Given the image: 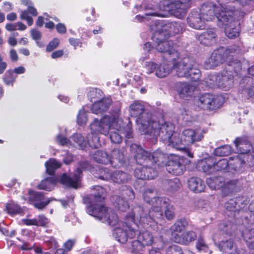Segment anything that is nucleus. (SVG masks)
Masks as SVG:
<instances>
[{
  "label": "nucleus",
  "mask_w": 254,
  "mask_h": 254,
  "mask_svg": "<svg viewBox=\"0 0 254 254\" xmlns=\"http://www.w3.org/2000/svg\"><path fill=\"white\" fill-rule=\"evenodd\" d=\"M130 151L134 155L137 166L134 170V176L141 180L153 179L157 176V172L152 167L157 164L158 167L163 166L165 162L164 155L154 152L153 154L144 150L136 144L130 145Z\"/></svg>",
  "instance_id": "obj_1"
},
{
  "label": "nucleus",
  "mask_w": 254,
  "mask_h": 254,
  "mask_svg": "<svg viewBox=\"0 0 254 254\" xmlns=\"http://www.w3.org/2000/svg\"><path fill=\"white\" fill-rule=\"evenodd\" d=\"M90 129L95 132L106 135L109 134L112 142L120 143L122 140V134L127 138L132 137V129L130 123L124 127L122 119L115 115H106L100 121L95 119L90 124Z\"/></svg>",
  "instance_id": "obj_2"
},
{
  "label": "nucleus",
  "mask_w": 254,
  "mask_h": 254,
  "mask_svg": "<svg viewBox=\"0 0 254 254\" xmlns=\"http://www.w3.org/2000/svg\"><path fill=\"white\" fill-rule=\"evenodd\" d=\"M105 190L101 186H96L92 190L91 196L85 197L84 201L89 204L87 207V213L103 222L111 226H117L119 222L117 214L110 208H106L101 202L104 199Z\"/></svg>",
  "instance_id": "obj_3"
},
{
  "label": "nucleus",
  "mask_w": 254,
  "mask_h": 254,
  "mask_svg": "<svg viewBox=\"0 0 254 254\" xmlns=\"http://www.w3.org/2000/svg\"><path fill=\"white\" fill-rule=\"evenodd\" d=\"M139 131L142 134H148L152 138H156L160 136L163 141H166L174 132V126L166 122L162 116H152V120L148 118L138 120Z\"/></svg>",
  "instance_id": "obj_4"
},
{
  "label": "nucleus",
  "mask_w": 254,
  "mask_h": 254,
  "mask_svg": "<svg viewBox=\"0 0 254 254\" xmlns=\"http://www.w3.org/2000/svg\"><path fill=\"white\" fill-rule=\"evenodd\" d=\"M224 10L217 15V25L224 28L225 35L229 38H234L239 36L240 23L245 13L241 10L232 11L227 6L224 7Z\"/></svg>",
  "instance_id": "obj_5"
},
{
  "label": "nucleus",
  "mask_w": 254,
  "mask_h": 254,
  "mask_svg": "<svg viewBox=\"0 0 254 254\" xmlns=\"http://www.w3.org/2000/svg\"><path fill=\"white\" fill-rule=\"evenodd\" d=\"M169 203V200L166 197H156L152 206L149 211L140 206H134L133 208V216L139 218V222L145 225L151 226L155 222V219H159L162 216V208H166Z\"/></svg>",
  "instance_id": "obj_6"
},
{
  "label": "nucleus",
  "mask_w": 254,
  "mask_h": 254,
  "mask_svg": "<svg viewBox=\"0 0 254 254\" xmlns=\"http://www.w3.org/2000/svg\"><path fill=\"white\" fill-rule=\"evenodd\" d=\"M140 225H144L139 222V218L133 216V210L126 216L125 222L119 223L114 230L113 235L121 243H126L128 238L131 239L135 236L136 228Z\"/></svg>",
  "instance_id": "obj_7"
},
{
  "label": "nucleus",
  "mask_w": 254,
  "mask_h": 254,
  "mask_svg": "<svg viewBox=\"0 0 254 254\" xmlns=\"http://www.w3.org/2000/svg\"><path fill=\"white\" fill-rule=\"evenodd\" d=\"M169 63L173 64L176 74L179 77H190L192 80H196L199 78L200 71L197 67L194 60L190 57H185L181 60L178 58L174 61L170 60Z\"/></svg>",
  "instance_id": "obj_8"
},
{
  "label": "nucleus",
  "mask_w": 254,
  "mask_h": 254,
  "mask_svg": "<svg viewBox=\"0 0 254 254\" xmlns=\"http://www.w3.org/2000/svg\"><path fill=\"white\" fill-rule=\"evenodd\" d=\"M190 0H174L166 5L164 4L161 11L158 12L153 9L150 12H146L145 15L166 17L170 14L177 18H182L185 16L187 9L190 6Z\"/></svg>",
  "instance_id": "obj_9"
},
{
  "label": "nucleus",
  "mask_w": 254,
  "mask_h": 254,
  "mask_svg": "<svg viewBox=\"0 0 254 254\" xmlns=\"http://www.w3.org/2000/svg\"><path fill=\"white\" fill-rule=\"evenodd\" d=\"M154 31L152 39L154 42L155 48L160 53L164 54V58L168 62L170 60L174 61L178 58V52L175 49L172 41L166 39L165 34L163 32H158L151 27Z\"/></svg>",
  "instance_id": "obj_10"
},
{
  "label": "nucleus",
  "mask_w": 254,
  "mask_h": 254,
  "mask_svg": "<svg viewBox=\"0 0 254 254\" xmlns=\"http://www.w3.org/2000/svg\"><path fill=\"white\" fill-rule=\"evenodd\" d=\"M239 52V47L234 45L230 48L220 47L213 51L210 57L205 62V67L211 69L225 62L227 63L230 54L233 56V54Z\"/></svg>",
  "instance_id": "obj_11"
},
{
  "label": "nucleus",
  "mask_w": 254,
  "mask_h": 254,
  "mask_svg": "<svg viewBox=\"0 0 254 254\" xmlns=\"http://www.w3.org/2000/svg\"><path fill=\"white\" fill-rule=\"evenodd\" d=\"M206 82L211 87L217 86L224 90H228L233 86V75L231 71H223L220 74L209 75Z\"/></svg>",
  "instance_id": "obj_12"
},
{
  "label": "nucleus",
  "mask_w": 254,
  "mask_h": 254,
  "mask_svg": "<svg viewBox=\"0 0 254 254\" xmlns=\"http://www.w3.org/2000/svg\"><path fill=\"white\" fill-rule=\"evenodd\" d=\"M222 103L221 97L210 93L201 95L196 101V104L199 108L210 110L219 108Z\"/></svg>",
  "instance_id": "obj_13"
},
{
  "label": "nucleus",
  "mask_w": 254,
  "mask_h": 254,
  "mask_svg": "<svg viewBox=\"0 0 254 254\" xmlns=\"http://www.w3.org/2000/svg\"><path fill=\"white\" fill-rule=\"evenodd\" d=\"M190 161L185 156L174 155L167 162L166 165L167 171L175 175H180L184 173L185 165L190 163Z\"/></svg>",
  "instance_id": "obj_14"
},
{
  "label": "nucleus",
  "mask_w": 254,
  "mask_h": 254,
  "mask_svg": "<svg viewBox=\"0 0 254 254\" xmlns=\"http://www.w3.org/2000/svg\"><path fill=\"white\" fill-rule=\"evenodd\" d=\"M22 198L28 203L33 204L36 208L41 210L44 209L51 201L54 200L52 198H45L43 193L31 190L28 191L27 198L24 196Z\"/></svg>",
  "instance_id": "obj_15"
},
{
  "label": "nucleus",
  "mask_w": 254,
  "mask_h": 254,
  "mask_svg": "<svg viewBox=\"0 0 254 254\" xmlns=\"http://www.w3.org/2000/svg\"><path fill=\"white\" fill-rule=\"evenodd\" d=\"M57 141L61 145L69 147L73 146L78 147L83 149L87 145V142L84 140L80 134H74L71 137V140L67 139L64 136L59 134L57 136Z\"/></svg>",
  "instance_id": "obj_16"
},
{
  "label": "nucleus",
  "mask_w": 254,
  "mask_h": 254,
  "mask_svg": "<svg viewBox=\"0 0 254 254\" xmlns=\"http://www.w3.org/2000/svg\"><path fill=\"white\" fill-rule=\"evenodd\" d=\"M164 142L177 150L183 151L186 153V155L190 158L193 157V154L191 152L189 148L182 146L184 145L182 135H180L178 133L174 132L172 135L169 136V138L167 139L166 141H164Z\"/></svg>",
  "instance_id": "obj_17"
},
{
  "label": "nucleus",
  "mask_w": 254,
  "mask_h": 254,
  "mask_svg": "<svg viewBox=\"0 0 254 254\" xmlns=\"http://www.w3.org/2000/svg\"><path fill=\"white\" fill-rule=\"evenodd\" d=\"M184 145H190L200 141L203 137V132L200 129H186L182 133Z\"/></svg>",
  "instance_id": "obj_18"
},
{
  "label": "nucleus",
  "mask_w": 254,
  "mask_h": 254,
  "mask_svg": "<svg viewBox=\"0 0 254 254\" xmlns=\"http://www.w3.org/2000/svg\"><path fill=\"white\" fill-rule=\"evenodd\" d=\"M222 10L224 9L219 4L217 6L211 4H205L201 6L199 14H201L205 23V21L212 20L215 18V16L217 17V14L221 12Z\"/></svg>",
  "instance_id": "obj_19"
},
{
  "label": "nucleus",
  "mask_w": 254,
  "mask_h": 254,
  "mask_svg": "<svg viewBox=\"0 0 254 254\" xmlns=\"http://www.w3.org/2000/svg\"><path fill=\"white\" fill-rule=\"evenodd\" d=\"M129 113L131 116L137 118L136 122L137 125V128L139 130V124L138 120L141 119H144L148 118L150 120H152V116H155L154 115H149L144 112V105L140 102H134L129 107Z\"/></svg>",
  "instance_id": "obj_20"
},
{
  "label": "nucleus",
  "mask_w": 254,
  "mask_h": 254,
  "mask_svg": "<svg viewBox=\"0 0 254 254\" xmlns=\"http://www.w3.org/2000/svg\"><path fill=\"white\" fill-rule=\"evenodd\" d=\"M157 30L158 32H163L165 34L169 35H174L181 33L183 30V25L180 22H170L162 25L158 24L156 25Z\"/></svg>",
  "instance_id": "obj_21"
},
{
  "label": "nucleus",
  "mask_w": 254,
  "mask_h": 254,
  "mask_svg": "<svg viewBox=\"0 0 254 254\" xmlns=\"http://www.w3.org/2000/svg\"><path fill=\"white\" fill-rule=\"evenodd\" d=\"M175 88L180 97L183 99L191 97L195 89V86L187 82H177Z\"/></svg>",
  "instance_id": "obj_22"
},
{
  "label": "nucleus",
  "mask_w": 254,
  "mask_h": 254,
  "mask_svg": "<svg viewBox=\"0 0 254 254\" xmlns=\"http://www.w3.org/2000/svg\"><path fill=\"white\" fill-rule=\"evenodd\" d=\"M189 25L195 29L201 30L204 28L205 23L198 11L191 12L188 18Z\"/></svg>",
  "instance_id": "obj_23"
},
{
  "label": "nucleus",
  "mask_w": 254,
  "mask_h": 254,
  "mask_svg": "<svg viewBox=\"0 0 254 254\" xmlns=\"http://www.w3.org/2000/svg\"><path fill=\"white\" fill-rule=\"evenodd\" d=\"M196 38L202 44L210 46L216 42L217 36L214 29H209L196 36Z\"/></svg>",
  "instance_id": "obj_24"
},
{
  "label": "nucleus",
  "mask_w": 254,
  "mask_h": 254,
  "mask_svg": "<svg viewBox=\"0 0 254 254\" xmlns=\"http://www.w3.org/2000/svg\"><path fill=\"white\" fill-rule=\"evenodd\" d=\"M81 172L82 170L80 168H77L73 178L69 177L65 174H64L61 177L60 182L65 186L76 188L81 178Z\"/></svg>",
  "instance_id": "obj_25"
},
{
  "label": "nucleus",
  "mask_w": 254,
  "mask_h": 254,
  "mask_svg": "<svg viewBox=\"0 0 254 254\" xmlns=\"http://www.w3.org/2000/svg\"><path fill=\"white\" fill-rule=\"evenodd\" d=\"M248 202L246 197L239 196L229 200L225 204L227 210L230 211H239L244 208Z\"/></svg>",
  "instance_id": "obj_26"
},
{
  "label": "nucleus",
  "mask_w": 254,
  "mask_h": 254,
  "mask_svg": "<svg viewBox=\"0 0 254 254\" xmlns=\"http://www.w3.org/2000/svg\"><path fill=\"white\" fill-rule=\"evenodd\" d=\"M241 185L237 180H225V185L222 190V193L224 196L228 195L233 192H237L240 190Z\"/></svg>",
  "instance_id": "obj_27"
},
{
  "label": "nucleus",
  "mask_w": 254,
  "mask_h": 254,
  "mask_svg": "<svg viewBox=\"0 0 254 254\" xmlns=\"http://www.w3.org/2000/svg\"><path fill=\"white\" fill-rule=\"evenodd\" d=\"M214 163L215 158L209 157L198 161L197 167L199 170L207 174H212L215 172Z\"/></svg>",
  "instance_id": "obj_28"
},
{
  "label": "nucleus",
  "mask_w": 254,
  "mask_h": 254,
  "mask_svg": "<svg viewBox=\"0 0 254 254\" xmlns=\"http://www.w3.org/2000/svg\"><path fill=\"white\" fill-rule=\"evenodd\" d=\"M111 104V100L109 98L103 99L98 101H95L91 107V111L95 114H101L108 110Z\"/></svg>",
  "instance_id": "obj_29"
},
{
  "label": "nucleus",
  "mask_w": 254,
  "mask_h": 254,
  "mask_svg": "<svg viewBox=\"0 0 254 254\" xmlns=\"http://www.w3.org/2000/svg\"><path fill=\"white\" fill-rule=\"evenodd\" d=\"M111 104V100L109 98L103 99L98 101H95L91 107V111L95 114H101L108 110Z\"/></svg>",
  "instance_id": "obj_30"
},
{
  "label": "nucleus",
  "mask_w": 254,
  "mask_h": 254,
  "mask_svg": "<svg viewBox=\"0 0 254 254\" xmlns=\"http://www.w3.org/2000/svg\"><path fill=\"white\" fill-rule=\"evenodd\" d=\"M111 104V100L109 98L103 99L98 101H95L91 107V111L95 114H101L108 110Z\"/></svg>",
  "instance_id": "obj_31"
},
{
  "label": "nucleus",
  "mask_w": 254,
  "mask_h": 254,
  "mask_svg": "<svg viewBox=\"0 0 254 254\" xmlns=\"http://www.w3.org/2000/svg\"><path fill=\"white\" fill-rule=\"evenodd\" d=\"M196 234L193 231H188L181 234H175L173 241L177 243L187 245L195 240Z\"/></svg>",
  "instance_id": "obj_32"
},
{
  "label": "nucleus",
  "mask_w": 254,
  "mask_h": 254,
  "mask_svg": "<svg viewBox=\"0 0 254 254\" xmlns=\"http://www.w3.org/2000/svg\"><path fill=\"white\" fill-rule=\"evenodd\" d=\"M234 143L238 152L241 154H247L251 150V144L245 137L237 138Z\"/></svg>",
  "instance_id": "obj_33"
},
{
  "label": "nucleus",
  "mask_w": 254,
  "mask_h": 254,
  "mask_svg": "<svg viewBox=\"0 0 254 254\" xmlns=\"http://www.w3.org/2000/svg\"><path fill=\"white\" fill-rule=\"evenodd\" d=\"M109 157L111 158V162L109 163L114 167L121 166L125 161L124 152L117 149L112 150Z\"/></svg>",
  "instance_id": "obj_34"
},
{
  "label": "nucleus",
  "mask_w": 254,
  "mask_h": 254,
  "mask_svg": "<svg viewBox=\"0 0 254 254\" xmlns=\"http://www.w3.org/2000/svg\"><path fill=\"white\" fill-rule=\"evenodd\" d=\"M218 248L224 254H236L238 252L237 247L234 245L231 239L226 241L222 240L218 245Z\"/></svg>",
  "instance_id": "obj_35"
},
{
  "label": "nucleus",
  "mask_w": 254,
  "mask_h": 254,
  "mask_svg": "<svg viewBox=\"0 0 254 254\" xmlns=\"http://www.w3.org/2000/svg\"><path fill=\"white\" fill-rule=\"evenodd\" d=\"M188 187L190 190L195 192H200L204 190V182L199 178L192 177L188 180Z\"/></svg>",
  "instance_id": "obj_36"
},
{
  "label": "nucleus",
  "mask_w": 254,
  "mask_h": 254,
  "mask_svg": "<svg viewBox=\"0 0 254 254\" xmlns=\"http://www.w3.org/2000/svg\"><path fill=\"white\" fill-rule=\"evenodd\" d=\"M173 68V64H170L167 61H164L159 65H158L155 75L159 78L166 77L171 73Z\"/></svg>",
  "instance_id": "obj_37"
},
{
  "label": "nucleus",
  "mask_w": 254,
  "mask_h": 254,
  "mask_svg": "<svg viewBox=\"0 0 254 254\" xmlns=\"http://www.w3.org/2000/svg\"><path fill=\"white\" fill-rule=\"evenodd\" d=\"M130 178V177L128 174L122 171H115L111 174V180L118 184L126 183Z\"/></svg>",
  "instance_id": "obj_38"
},
{
  "label": "nucleus",
  "mask_w": 254,
  "mask_h": 254,
  "mask_svg": "<svg viewBox=\"0 0 254 254\" xmlns=\"http://www.w3.org/2000/svg\"><path fill=\"white\" fill-rule=\"evenodd\" d=\"M206 183L210 188L213 190L222 189L225 185V179L222 177L207 178Z\"/></svg>",
  "instance_id": "obj_39"
},
{
  "label": "nucleus",
  "mask_w": 254,
  "mask_h": 254,
  "mask_svg": "<svg viewBox=\"0 0 254 254\" xmlns=\"http://www.w3.org/2000/svg\"><path fill=\"white\" fill-rule=\"evenodd\" d=\"M36 16L38 14V12L35 8L31 6H28L26 10H23L20 14V18L22 19L26 20L27 24L29 26L32 25L33 22L32 18L29 15Z\"/></svg>",
  "instance_id": "obj_40"
},
{
  "label": "nucleus",
  "mask_w": 254,
  "mask_h": 254,
  "mask_svg": "<svg viewBox=\"0 0 254 254\" xmlns=\"http://www.w3.org/2000/svg\"><path fill=\"white\" fill-rule=\"evenodd\" d=\"M188 225V221L185 219L177 220L172 226L171 230L172 231V239L175 234H181V232Z\"/></svg>",
  "instance_id": "obj_41"
},
{
  "label": "nucleus",
  "mask_w": 254,
  "mask_h": 254,
  "mask_svg": "<svg viewBox=\"0 0 254 254\" xmlns=\"http://www.w3.org/2000/svg\"><path fill=\"white\" fill-rule=\"evenodd\" d=\"M57 182V179L54 176L48 177L43 180L38 185V188L47 191L52 190Z\"/></svg>",
  "instance_id": "obj_42"
},
{
  "label": "nucleus",
  "mask_w": 254,
  "mask_h": 254,
  "mask_svg": "<svg viewBox=\"0 0 254 254\" xmlns=\"http://www.w3.org/2000/svg\"><path fill=\"white\" fill-rule=\"evenodd\" d=\"M93 157L96 162L99 163L108 164L111 162V158L108 153L101 150L95 151Z\"/></svg>",
  "instance_id": "obj_43"
},
{
  "label": "nucleus",
  "mask_w": 254,
  "mask_h": 254,
  "mask_svg": "<svg viewBox=\"0 0 254 254\" xmlns=\"http://www.w3.org/2000/svg\"><path fill=\"white\" fill-rule=\"evenodd\" d=\"M45 165L47 173L50 175H53L55 170L61 167L62 164L56 159L51 158L45 163Z\"/></svg>",
  "instance_id": "obj_44"
},
{
  "label": "nucleus",
  "mask_w": 254,
  "mask_h": 254,
  "mask_svg": "<svg viewBox=\"0 0 254 254\" xmlns=\"http://www.w3.org/2000/svg\"><path fill=\"white\" fill-rule=\"evenodd\" d=\"M137 239L144 246L151 245L153 242L152 235L147 231L139 232Z\"/></svg>",
  "instance_id": "obj_45"
},
{
  "label": "nucleus",
  "mask_w": 254,
  "mask_h": 254,
  "mask_svg": "<svg viewBox=\"0 0 254 254\" xmlns=\"http://www.w3.org/2000/svg\"><path fill=\"white\" fill-rule=\"evenodd\" d=\"M243 237L248 247L254 249V229H246L243 233Z\"/></svg>",
  "instance_id": "obj_46"
},
{
  "label": "nucleus",
  "mask_w": 254,
  "mask_h": 254,
  "mask_svg": "<svg viewBox=\"0 0 254 254\" xmlns=\"http://www.w3.org/2000/svg\"><path fill=\"white\" fill-rule=\"evenodd\" d=\"M91 134L88 136L87 144L93 148H98L101 146L99 137L97 133L99 132H95L91 129Z\"/></svg>",
  "instance_id": "obj_47"
},
{
  "label": "nucleus",
  "mask_w": 254,
  "mask_h": 254,
  "mask_svg": "<svg viewBox=\"0 0 254 254\" xmlns=\"http://www.w3.org/2000/svg\"><path fill=\"white\" fill-rule=\"evenodd\" d=\"M164 185L167 189L172 191L177 190L181 185L179 180L177 178L165 181Z\"/></svg>",
  "instance_id": "obj_48"
},
{
  "label": "nucleus",
  "mask_w": 254,
  "mask_h": 254,
  "mask_svg": "<svg viewBox=\"0 0 254 254\" xmlns=\"http://www.w3.org/2000/svg\"><path fill=\"white\" fill-rule=\"evenodd\" d=\"M239 51H240V49ZM239 53L240 52H239L238 53H235L233 54V56H232L231 54H230L229 59L227 62L228 65L229 66H232V68L236 73H238L240 71L242 66L241 62L238 60L234 59V57Z\"/></svg>",
  "instance_id": "obj_49"
},
{
  "label": "nucleus",
  "mask_w": 254,
  "mask_h": 254,
  "mask_svg": "<svg viewBox=\"0 0 254 254\" xmlns=\"http://www.w3.org/2000/svg\"><path fill=\"white\" fill-rule=\"evenodd\" d=\"M156 197V191L154 189H147L143 193V198L147 203L151 204Z\"/></svg>",
  "instance_id": "obj_50"
},
{
  "label": "nucleus",
  "mask_w": 254,
  "mask_h": 254,
  "mask_svg": "<svg viewBox=\"0 0 254 254\" xmlns=\"http://www.w3.org/2000/svg\"><path fill=\"white\" fill-rule=\"evenodd\" d=\"M6 209L10 214H16L21 213V207L13 201H9L6 205Z\"/></svg>",
  "instance_id": "obj_51"
},
{
  "label": "nucleus",
  "mask_w": 254,
  "mask_h": 254,
  "mask_svg": "<svg viewBox=\"0 0 254 254\" xmlns=\"http://www.w3.org/2000/svg\"><path fill=\"white\" fill-rule=\"evenodd\" d=\"M96 171L97 172V177L104 180L111 179V174L108 169L98 167Z\"/></svg>",
  "instance_id": "obj_52"
},
{
  "label": "nucleus",
  "mask_w": 254,
  "mask_h": 254,
  "mask_svg": "<svg viewBox=\"0 0 254 254\" xmlns=\"http://www.w3.org/2000/svg\"><path fill=\"white\" fill-rule=\"evenodd\" d=\"M125 199L120 196H116L114 205L122 211H126L129 207L128 202Z\"/></svg>",
  "instance_id": "obj_53"
},
{
  "label": "nucleus",
  "mask_w": 254,
  "mask_h": 254,
  "mask_svg": "<svg viewBox=\"0 0 254 254\" xmlns=\"http://www.w3.org/2000/svg\"><path fill=\"white\" fill-rule=\"evenodd\" d=\"M232 151V147L228 145H225L216 148L214 153L216 156H227L229 155Z\"/></svg>",
  "instance_id": "obj_54"
},
{
  "label": "nucleus",
  "mask_w": 254,
  "mask_h": 254,
  "mask_svg": "<svg viewBox=\"0 0 254 254\" xmlns=\"http://www.w3.org/2000/svg\"><path fill=\"white\" fill-rule=\"evenodd\" d=\"M232 164L231 162L229 163L226 159H220L217 162H216V159H215L214 166L215 172L225 170L229 164L231 165Z\"/></svg>",
  "instance_id": "obj_55"
},
{
  "label": "nucleus",
  "mask_w": 254,
  "mask_h": 254,
  "mask_svg": "<svg viewBox=\"0 0 254 254\" xmlns=\"http://www.w3.org/2000/svg\"><path fill=\"white\" fill-rule=\"evenodd\" d=\"M253 157V155L251 154H246V155H239L233 157L232 160L235 161L234 163V165H235V168H236L238 167L237 165H242L245 163V160L248 158H251ZM232 157H231L230 160H232ZM231 161H230V162Z\"/></svg>",
  "instance_id": "obj_56"
},
{
  "label": "nucleus",
  "mask_w": 254,
  "mask_h": 254,
  "mask_svg": "<svg viewBox=\"0 0 254 254\" xmlns=\"http://www.w3.org/2000/svg\"><path fill=\"white\" fill-rule=\"evenodd\" d=\"M87 121V117L86 113L84 110H80L77 117V124L80 126H82L85 125Z\"/></svg>",
  "instance_id": "obj_57"
},
{
  "label": "nucleus",
  "mask_w": 254,
  "mask_h": 254,
  "mask_svg": "<svg viewBox=\"0 0 254 254\" xmlns=\"http://www.w3.org/2000/svg\"><path fill=\"white\" fill-rule=\"evenodd\" d=\"M16 76L14 75L11 71H8L6 73L3 80L4 83L7 85H12L16 78Z\"/></svg>",
  "instance_id": "obj_58"
},
{
  "label": "nucleus",
  "mask_w": 254,
  "mask_h": 254,
  "mask_svg": "<svg viewBox=\"0 0 254 254\" xmlns=\"http://www.w3.org/2000/svg\"><path fill=\"white\" fill-rule=\"evenodd\" d=\"M158 64L153 62H147L145 64V69L147 74H150L156 72Z\"/></svg>",
  "instance_id": "obj_59"
},
{
  "label": "nucleus",
  "mask_w": 254,
  "mask_h": 254,
  "mask_svg": "<svg viewBox=\"0 0 254 254\" xmlns=\"http://www.w3.org/2000/svg\"><path fill=\"white\" fill-rule=\"evenodd\" d=\"M166 209L165 211V215L168 220H171L174 217V208L172 205H169L168 204L166 207Z\"/></svg>",
  "instance_id": "obj_60"
},
{
  "label": "nucleus",
  "mask_w": 254,
  "mask_h": 254,
  "mask_svg": "<svg viewBox=\"0 0 254 254\" xmlns=\"http://www.w3.org/2000/svg\"><path fill=\"white\" fill-rule=\"evenodd\" d=\"M196 247L199 251H204L205 252H207L208 250L207 246L202 239H198L196 243Z\"/></svg>",
  "instance_id": "obj_61"
},
{
  "label": "nucleus",
  "mask_w": 254,
  "mask_h": 254,
  "mask_svg": "<svg viewBox=\"0 0 254 254\" xmlns=\"http://www.w3.org/2000/svg\"><path fill=\"white\" fill-rule=\"evenodd\" d=\"M60 44V40L58 38H54L51 41L46 48V50L50 52L56 49Z\"/></svg>",
  "instance_id": "obj_62"
},
{
  "label": "nucleus",
  "mask_w": 254,
  "mask_h": 254,
  "mask_svg": "<svg viewBox=\"0 0 254 254\" xmlns=\"http://www.w3.org/2000/svg\"><path fill=\"white\" fill-rule=\"evenodd\" d=\"M127 189L124 190L123 195H124V197L125 199H127L128 200H132L134 198V194L133 192V190L127 187H126Z\"/></svg>",
  "instance_id": "obj_63"
},
{
  "label": "nucleus",
  "mask_w": 254,
  "mask_h": 254,
  "mask_svg": "<svg viewBox=\"0 0 254 254\" xmlns=\"http://www.w3.org/2000/svg\"><path fill=\"white\" fill-rule=\"evenodd\" d=\"M167 254H183L181 249L177 246L173 245L169 247Z\"/></svg>",
  "instance_id": "obj_64"
}]
</instances>
